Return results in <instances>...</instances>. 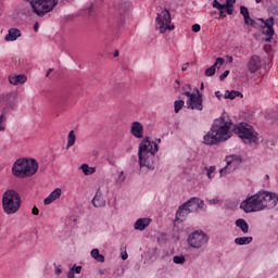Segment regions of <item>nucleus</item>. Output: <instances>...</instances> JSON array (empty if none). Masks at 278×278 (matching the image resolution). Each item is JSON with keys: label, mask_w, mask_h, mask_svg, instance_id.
Wrapping results in <instances>:
<instances>
[{"label": "nucleus", "mask_w": 278, "mask_h": 278, "mask_svg": "<svg viewBox=\"0 0 278 278\" xmlns=\"http://www.w3.org/2000/svg\"><path fill=\"white\" fill-rule=\"evenodd\" d=\"M233 124L225 122V117L215 119L212 124L210 131L204 136V144L214 147V144H220V142H227L231 138V126Z\"/></svg>", "instance_id": "f257e3e1"}, {"label": "nucleus", "mask_w": 278, "mask_h": 278, "mask_svg": "<svg viewBox=\"0 0 278 278\" xmlns=\"http://www.w3.org/2000/svg\"><path fill=\"white\" fill-rule=\"evenodd\" d=\"M160 151L157 142L151 141V137H146L139 143L138 160L140 168H147L148 170L155 169V153Z\"/></svg>", "instance_id": "f03ea898"}, {"label": "nucleus", "mask_w": 278, "mask_h": 278, "mask_svg": "<svg viewBox=\"0 0 278 278\" xmlns=\"http://www.w3.org/2000/svg\"><path fill=\"white\" fill-rule=\"evenodd\" d=\"M22 203L21 194L14 189H9L2 194V208L4 214H8L9 216L16 214V212L21 210Z\"/></svg>", "instance_id": "7ed1b4c3"}, {"label": "nucleus", "mask_w": 278, "mask_h": 278, "mask_svg": "<svg viewBox=\"0 0 278 278\" xmlns=\"http://www.w3.org/2000/svg\"><path fill=\"white\" fill-rule=\"evenodd\" d=\"M232 131L242 139L244 144H257L258 134L253 126L247 123H240L239 125L233 126Z\"/></svg>", "instance_id": "20e7f679"}, {"label": "nucleus", "mask_w": 278, "mask_h": 278, "mask_svg": "<svg viewBox=\"0 0 278 278\" xmlns=\"http://www.w3.org/2000/svg\"><path fill=\"white\" fill-rule=\"evenodd\" d=\"M266 205L262 202V193L258 191L254 195H251L243 200L240 204V210H243L245 214L253 212H262Z\"/></svg>", "instance_id": "39448f33"}, {"label": "nucleus", "mask_w": 278, "mask_h": 278, "mask_svg": "<svg viewBox=\"0 0 278 278\" xmlns=\"http://www.w3.org/2000/svg\"><path fill=\"white\" fill-rule=\"evenodd\" d=\"M59 0H30V8L37 16H45L49 12H53Z\"/></svg>", "instance_id": "423d86ee"}, {"label": "nucleus", "mask_w": 278, "mask_h": 278, "mask_svg": "<svg viewBox=\"0 0 278 278\" xmlns=\"http://www.w3.org/2000/svg\"><path fill=\"white\" fill-rule=\"evenodd\" d=\"M15 104L9 97H0V131L8 127V114L14 112Z\"/></svg>", "instance_id": "0eeeda50"}, {"label": "nucleus", "mask_w": 278, "mask_h": 278, "mask_svg": "<svg viewBox=\"0 0 278 278\" xmlns=\"http://www.w3.org/2000/svg\"><path fill=\"white\" fill-rule=\"evenodd\" d=\"M173 18L170 17V11L167 9L162 10L161 13L156 15V23L159 25L160 34H166V30L173 31L175 25L170 24Z\"/></svg>", "instance_id": "6e6552de"}, {"label": "nucleus", "mask_w": 278, "mask_h": 278, "mask_svg": "<svg viewBox=\"0 0 278 278\" xmlns=\"http://www.w3.org/2000/svg\"><path fill=\"white\" fill-rule=\"evenodd\" d=\"M187 242L192 249H202L207 242H210V236L203 230H195L189 235Z\"/></svg>", "instance_id": "1a4fd4ad"}, {"label": "nucleus", "mask_w": 278, "mask_h": 278, "mask_svg": "<svg viewBox=\"0 0 278 278\" xmlns=\"http://www.w3.org/2000/svg\"><path fill=\"white\" fill-rule=\"evenodd\" d=\"M225 162L226 166L219 170L222 176L233 173V170H236V168L242 164V157L240 155L231 154L226 156Z\"/></svg>", "instance_id": "9d476101"}, {"label": "nucleus", "mask_w": 278, "mask_h": 278, "mask_svg": "<svg viewBox=\"0 0 278 278\" xmlns=\"http://www.w3.org/2000/svg\"><path fill=\"white\" fill-rule=\"evenodd\" d=\"M261 199L264 206V210H273L277 207L278 194L269 191H261Z\"/></svg>", "instance_id": "9b49d317"}, {"label": "nucleus", "mask_w": 278, "mask_h": 278, "mask_svg": "<svg viewBox=\"0 0 278 278\" xmlns=\"http://www.w3.org/2000/svg\"><path fill=\"white\" fill-rule=\"evenodd\" d=\"M197 94L193 98L187 100L188 110H198L199 112L203 111V93L199 91V88H195Z\"/></svg>", "instance_id": "f8f14e48"}, {"label": "nucleus", "mask_w": 278, "mask_h": 278, "mask_svg": "<svg viewBox=\"0 0 278 278\" xmlns=\"http://www.w3.org/2000/svg\"><path fill=\"white\" fill-rule=\"evenodd\" d=\"M247 68L251 75L257 73L262 68V58L257 54L252 55L247 63Z\"/></svg>", "instance_id": "ddd939ff"}, {"label": "nucleus", "mask_w": 278, "mask_h": 278, "mask_svg": "<svg viewBox=\"0 0 278 278\" xmlns=\"http://www.w3.org/2000/svg\"><path fill=\"white\" fill-rule=\"evenodd\" d=\"M24 169V177H34L35 173H38V161L36 159H26Z\"/></svg>", "instance_id": "4468645a"}, {"label": "nucleus", "mask_w": 278, "mask_h": 278, "mask_svg": "<svg viewBox=\"0 0 278 278\" xmlns=\"http://www.w3.org/2000/svg\"><path fill=\"white\" fill-rule=\"evenodd\" d=\"M25 166H26V159L16 160L12 167V173L14 177L25 178Z\"/></svg>", "instance_id": "2eb2a0df"}, {"label": "nucleus", "mask_w": 278, "mask_h": 278, "mask_svg": "<svg viewBox=\"0 0 278 278\" xmlns=\"http://www.w3.org/2000/svg\"><path fill=\"white\" fill-rule=\"evenodd\" d=\"M185 205L189 207L191 214L199 212V210H205V202L199 198H191L189 201L185 202Z\"/></svg>", "instance_id": "dca6fc26"}, {"label": "nucleus", "mask_w": 278, "mask_h": 278, "mask_svg": "<svg viewBox=\"0 0 278 278\" xmlns=\"http://www.w3.org/2000/svg\"><path fill=\"white\" fill-rule=\"evenodd\" d=\"M260 21L263 23V34L265 36H275V28L273 27L275 25V20L273 17H268L266 21L264 18H260Z\"/></svg>", "instance_id": "f3484780"}, {"label": "nucleus", "mask_w": 278, "mask_h": 278, "mask_svg": "<svg viewBox=\"0 0 278 278\" xmlns=\"http://www.w3.org/2000/svg\"><path fill=\"white\" fill-rule=\"evenodd\" d=\"M189 214H192V212L190 211V207L184 203L176 212V223H184Z\"/></svg>", "instance_id": "a211bd4d"}, {"label": "nucleus", "mask_w": 278, "mask_h": 278, "mask_svg": "<svg viewBox=\"0 0 278 278\" xmlns=\"http://www.w3.org/2000/svg\"><path fill=\"white\" fill-rule=\"evenodd\" d=\"M130 134L135 138H143L144 137V126L140 124V122H134L130 127Z\"/></svg>", "instance_id": "6ab92c4d"}, {"label": "nucleus", "mask_w": 278, "mask_h": 278, "mask_svg": "<svg viewBox=\"0 0 278 278\" xmlns=\"http://www.w3.org/2000/svg\"><path fill=\"white\" fill-rule=\"evenodd\" d=\"M218 64H220V66H223L225 64V59L223 58H217L215 63L205 70L204 75L206 77H214V75H216V67L218 66Z\"/></svg>", "instance_id": "aec40b11"}, {"label": "nucleus", "mask_w": 278, "mask_h": 278, "mask_svg": "<svg viewBox=\"0 0 278 278\" xmlns=\"http://www.w3.org/2000/svg\"><path fill=\"white\" fill-rule=\"evenodd\" d=\"M60 197H62V189L61 188H56L54 189L49 197H47L43 200V204L45 205H51V203H53V201H58V199H60Z\"/></svg>", "instance_id": "412c9836"}, {"label": "nucleus", "mask_w": 278, "mask_h": 278, "mask_svg": "<svg viewBox=\"0 0 278 278\" xmlns=\"http://www.w3.org/2000/svg\"><path fill=\"white\" fill-rule=\"evenodd\" d=\"M93 207H105V200L103 199V193H101V188L96 192V195L92 199Z\"/></svg>", "instance_id": "4be33fe9"}, {"label": "nucleus", "mask_w": 278, "mask_h": 278, "mask_svg": "<svg viewBox=\"0 0 278 278\" xmlns=\"http://www.w3.org/2000/svg\"><path fill=\"white\" fill-rule=\"evenodd\" d=\"M21 29L18 28H10L8 35H5L4 40L7 42H14V40L21 38Z\"/></svg>", "instance_id": "5701e85b"}, {"label": "nucleus", "mask_w": 278, "mask_h": 278, "mask_svg": "<svg viewBox=\"0 0 278 278\" xmlns=\"http://www.w3.org/2000/svg\"><path fill=\"white\" fill-rule=\"evenodd\" d=\"M149 225H151L150 218H139L136 220L134 227L137 231H144Z\"/></svg>", "instance_id": "b1692460"}, {"label": "nucleus", "mask_w": 278, "mask_h": 278, "mask_svg": "<svg viewBox=\"0 0 278 278\" xmlns=\"http://www.w3.org/2000/svg\"><path fill=\"white\" fill-rule=\"evenodd\" d=\"M9 81L13 86H20L21 84H25V81H27V76H25V74L9 76Z\"/></svg>", "instance_id": "393cba45"}, {"label": "nucleus", "mask_w": 278, "mask_h": 278, "mask_svg": "<svg viewBox=\"0 0 278 278\" xmlns=\"http://www.w3.org/2000/svg\"><path fill=\"white\" fill-rule=\"evenodd\" d=\"M129 8H131V2L128 0H121L118 2V12L122 16H125L129 12Z\"/></svg>", "instance_id": "a878e982"}, {"label": "nucleus", "mask_w": 278, "mask_h": 278, "mask_svg": "<svg viewBox=\"0 0 278 278\" xmlns=\"http://www.w3.org/2000/svg\"><path fill=\"white\" fill-rule=\"evenodd\" d=\"M236 227L241 229L242 233H249V224L247 220L239 218L235 222Z\"/></svg>", "instance_id": "bb28decb"}, {"label": "nucleus", "mask_w": 278, "mask_h": 278, "mask_svg": "<svg viewBox=\"0 0 278 278\" xmlns=\"http://www.w3.org/2000/svg\"><path fill=\"white\" fill-rule=\"evenodd\" d=\"M236 97H239L240 99H243L244 94H242V92L236 91V90H231V91L226 90L224 99H230V101H233V99H236Z\"/></svg>", "instance_id": "cd10ccee"}, {"label": "nucleus", "mask_w": 278, "mask_h": 278, "mask_svg": "<svg viewBox=\"0 0 278 278\" xmlns=\"http://www.w3.org/2000/svg\"><path fill=\"white\" fill-rule=\"evenodd\" d=\"M253 242V237H238L235 239V244L239 247H244V244H251Z\"/></svg>", "instance_id": "c85d7f7f"}, {"label": "nucleus", "mask_w": 278, "mask_h": 278, "mask_svg": "<svg viewBox=\"0 0 278 278\" xmlns=\"http://www.w3.org/2000/svg\"><path fill=\"white\" fill-rule=\"evenodd\" d=\"M79 169L83 170L86 176L94 175L97 173V167H90L86 163L81 164Z\"/></svg>", "instance_id": "c756f323"}, {"label": "nucleus", "mask_w": 278, "mask_h": 278, "mask_svg": "<svg viewBox=\"0 0 278 278\" xmlns=\"http://www.w3.org/2000/svg\"><path fill=\"white\" fill-rule=\"evenodd\" d=\"M91 257H93V260H96V262H100V263L105 262V256H103V254L99 253V249L91 250Z\"/></svg>", "instance_id": "7c9ffc66"}, {"label": "nucleus", "mask_w": 278, "mask_h": 278, "mask_svg": "<svg viewBox=\"0 0 278 278\" xmlns=\"http://www.w3.org/2000/svg\"><path fill=\"white\" fill-rule=\"evenodd\" d=\"M75 140H77V137L75 136V130H71L67 137L66 149H71V147L75 144Z\"/></svg>", "instance_id": "2f4dec72"}, {"label": "nucleus", "mask_w": 278, "mask_h": 278, "mask_svg": "<svg viewBox=\"0 0 278 278\" xmlns=\"http://www.w3.org/2000/svg\"><path fill=\"white\" fill-rule=\"evenodd\" d=\"M186 105V102L184 100H176L174 102V111L176 114H179V111Z\"/></svg>", "instance_id": "473e14b6"}, {"label": "nucleus", "mask_w": 278, "mask_h": 278, "mask_svg": "<svg viewBox=\"0 0 278 278\" xmlns=\"http://www.w3.org/2000/svg\"><path fill=\"white\" fill-rule=\"evenodd\" d=\"M174 264H186V256L184 254L181 255H176L173 257Z\"/></svg>", "instance_id": "72a5a7b5"}, {"label": "nucleus", "mask_w": 278, "mask_h": 278, "mask_svg": "<svg viewBox=\"0 0 278 278\" xmlns=\"http://www.w3.org/2000/svg\"><path fill=\"white\" fill-rule=\"evenodd\" d=\"M244 23L250 27H255V20L251 18V15H249L248 17H244Z\"/></svg>", "instance_id": "f704fd0d"}, {"label": "nucleus", "mask_w": 278, "mask_h": 278, "mask_svg": "<svg viewBox=\"0 0 278 278\" xmlns=\"http://www.w3.org/2000/svg\"><path fill=\"white\" fill-rule=\"evenodd\" d=\"M240 14H242L243 18H247L248 16H250L249 9L244 5H241L240 7Z\"/></svg>", "instance_id": "c9c22d12"}, {"label": "nucleus", "mask_w": 278, "mask_h": 278, "mask_svg": "<svg viewBox=\"0 0 278 278\" xmlns=\"http://www.w3.org/2000/svg\"><path fill=\"white\" fill-rule=\"evenodd\" d=\"M227 4H224V8L219 9V18H225L227 16Z\"/></svg>", "instance_id": "e433bc0d"}, {"label": "nucleus", "mask_w": 278, "mask_h": 278, "mask_svg": "<svg viewBox=\"0 0 278 278\" xmlns=\"http://www.w3.org/2000/svg\"><path fill=\"white\" fill-rule=\"evenodd\" d=\"M207 173V177L208 179H212L214 176H212V173H215L216 172V166H211L210 168H206Z\"/></svg>", "instance_id": "4c0bfd02"}, {"label": "nucleus", "mask_w": 278, "mask_h": 278, "mask_svg": "<svg viewBox=\"0 0 278 278\" xmlns=\"http://www.w3.org/2000/svg\"><path fill=\"white\" fill-rule=\"evenodd\" d=\"M213 8H216V10H222V8H225V4H222L218 2V0H213Z\"/></svg>", "instance_id": "58836bf2"}, {"label": "nucleus", "mask_w": 278, "mask_h": 278, "mask_svg": "<svg viewBox=\"0 0 278 278\" xmlns=\"http://www.w3.org/2000/svg\"><path fill=\"white\" fill-rule=\"evenodd\" d=\"M228 76H229V70H226V71L219 76V80H220V81H225V79H227Z\"/></svg>", "instance_id": "ea45409f"}, {"label": "nucleus", "mask_w": 278, "mask_h": 278, "mask_svg": "<svg viewBox=\"0 0 278 278\" xmlns=\"http://www.w3.org/2000/svg\"><path fill=\"white\" fill-rule=\"evenodd\" d=\"M67 278H75V265L68 270Z\"/></svg>", "instance_id": "a19ab883"}, {"label": "nucleus", "mask_w": 278, "mask_h": 278, "mask_svg": "<svg viewBox=\"0 0 278 278\" xmlns=\"http://www.w3.org/2000/svg\"><path fill=\"white\" fill-rule=\"evenodd\" d=\"M125 181V173L121 172L117 178V184H123Z\"/></svg>", "instance_id": "79ce46f5"}, {"label": "nucleus", "mask_w": 278, "mask_h": 278, "mask_svg": "<svg viewBox=\"0 0 278 278\" xmlns=\"http://www.w3.org/2000/svg\"><path fill=\"white\" fill-rule=\"evenodd\" d=\"M182 94L185 97H188V99H194V97L197 96V93H192L190 91H185V92H182Z\"/></svg>", "instance_id": "37998d69"}, {"label": "nucleus", "mask_w": 278, "mask_h": 278, "mask_svg": "<svg viewBox=\"0 0 278 278\" xmlns=\"http://www.w3.org/2000/svg\"><path fill=\"white\" fill-rule=\"evenodd\" d=\"M192 31L194 34H198V31H201V25H199V24L192 25Z\"/></svg>", "instance_id": "c03bdc74"}, {"label": "nucleus", "mask_w": 278, "mask_h": 278, "mask_svg": "<svg viewBox=\"0 0 278 278\" xmlns=\"http://www.w3.org/2000/svg\"><path fill=\"white\" fill-rule=\"evenodd\" d=\"M236 3V0H226V5L228 8H233V4Z\"/></svg>", "instance_id": "a18cd8bd"}, {"label": "nucleus", "mask_w": 278, "mask_h": 278, "mask_svg": "<svg viewBox=\"0 0 278 278\" xmlns=\"http://www.w3.org/2000/svg\"><path fill=\"white\" fill-rule=\"evenodd\" d=\"M226 5H227L226 13L229 15L233 14V7H228V4H226Z\"/></svg>", "instance_id": "49530a36"}, {"label": "nucleus", "mask_w": 278, "mask_h": 278, "mask_svg": "<svg viewBox=\"0 0 278 278\" xmlns=\"http://www.w3.org/2000/svg\"><path fill=\"white\" fill-rule=\"evenodd\" d=\"M31 214H34V216H38V214H40V211L38 210V207L34 206Z\"/></svg>", "instance_id": "de8ad7c7"}, {"label": "nucleus", "mask_w": 278, "mask_h": 278, "mask_svg": "<svg viewBox=\"0 0 278 278\" xmlns=\"http://www.w3.org/2000/svg\"><path fill=\"white\" fill-rule=\"evenodd\" d=\"M188 66H190V62H187V63L182 64L181 71H182V72L188 71Z\"/></svg>", "instance_id": "09e8293b"}, {"label": "nucleus", "mask_w": 278, "mask_h": 278, "mask_svg": "<svg viewBox=\"0 0 278 278\" xmlns=\"http://www.w3.org/2000/svg\"><path fill=\"white\" fill-rule=\"evenodd\" d=\"M74 273H76L77 275H79V273H81V266L75 265Z\"/></svg>", "instance_id": "8fccbe9b"}, {"label": "nucleus", "mask_w": 278, "mask_h": 278, "mask_svg": "<svg viewBox=\"0 0 278 278\" xmlns=\"http://www.w3.org/2000/svg\"><path fill=\"white\" fill-rule=\"evenodd\" d=\"M226 60H227L228 64L233 63V56H231V55H226Z\"/></svg>", "instance_id": "3c124183"}, {"label": "nucleus", "mask_w": 278, "mask_h": 278, "mask_svg": "<svg viewBox=\"0 0 278 278\" xmlns=\"http://www.w3.org/2000/svg\"><path fill=\"white\" fill-rule=\"evenodd\" d=\"M215 97L220 101V99H223V93H220V91H215Z\"/></svg>", "instance_id": "603ef678"}, {"label": "nucleus", "mask_w": 278, "mask_h": 278, "mask_svg": "<svg viewBox=\"0 0 278 278\" xmlns=\"http://www.w3.org/2000/svg\"><path fill=\"white\" fill-rule=\"evenodd\" d=\"M208 203H211V205H216L218 203V199H212L208 201Z\"/></svg>", "instance_id": "864d4df0"}, {"label": "nucleus", "mask_w": 278, "mask_h": 278, "mask_svg": "<svg viewBox=\"0 0 278 278\" xmlns=\"http://www.w3.org/2000/svg\"><path fill=\"white\" fill-rule=\"evenodd\" d=\"M264 49H265L266 53H268L270 51V45H265Z\"/></svg>", "instance_id": "5fc2aeb1"}, {"label": "nucleus", "mask_w": 278, "mask_h": 278, "mask_svg": "<svg viewBox=\"0 0 278 278\" xmlns=\"http://www.w3.org/2000/svg\"><path fill=\"white\" fill-rule=\"evenodd\" d=\"M55 275H62V269L60 267L55 268Z\"/></svg>", "instance_id": "6e6d98bb"}, {"label": "nucleus", "mask_w": 278, "mask_h": 278, "mask_svg": "<svg viewBox=\"0 0 278 278\" xmlns=\"http://www.w3.org/2000/svg\"><path fill=\"white\" fill-rule=\"evenodd\" d=\"M127 257H129V255H127V252H125V253H122V260H127Z\"/></svg>", "instance_id": "4d7b16f0"}, {"label": "nucleus", "mask_w": 278, "mask_h": 278, "mask_svg": "<svg viewBox=\"0 0 278 278\" xmlns=\"http://www.w3.org/2000/svg\"><path fill=\"white\" fill-rule=\"evenodd\" d=\"M51 73H53V68H49L47 74H46V77H49V75H51Z\"/></svg>", "instance_id": "13d9d810"}, {"label": "nucleus", "mask_w": 278, "mask_h": 278, "mask_svg": "<svg viewBox=\"0 0 278 278\" xmlns=\"http://www.w3.org/2000/svg\"><path fill=\"white\" fill-rule=\"evenodd\" d=\"M270 40H273V37H270V36L265 38V42H270Z\"/></svg>", "instance_id": "bf43d9fd"}, {"label": "nucleus", "mask_w": 278, "mask_h": 278, "mask_svg": "<svg viewBox=\"0 0 278 278\" xmlns=\"http://www.w3.org/2000/svg\"><path fill=\"white\" fill-rule=\"evenodd\" d=\"M93 8H94V7H93L92 4L89 7V9H88V10H89V14H92Z\"/></svg>", "instance_id": "052dcab7"}, {"label": "nucleus", "mask_w": 278, "mask_h": 278, "mask_svg": "<svg viewBox=\"0 0 278 278\" xmlns=\"http://www.w3.org/2000/svg\"><path fill=\"white\" fill-rule=\"evenodd\" d=\"M34 30H35V31H38V23H36V24L34 25Z\"/></svg>", "instance_id": "680f3d73"}, {"label": "nucleus", "mask_w": 278, "mask_h": 278, "mask_svg": "<svg viewBox=\"0 0 278 278\" xmlns=\"http://www.w3.org/2000/svg\"><path fill=\"white\" fill-rule=\"evenodd\" d=\"M100 275H105V269H100Z\"/></svg>", "instance_id": "e2e57ef3"}, {"label": "nucleus", "mask_w": 278, "mask_h": 278, "mask_svg": "<svg viewBox=\"0 0 278 278\" xmlns=\"http://www.w3.org/2000/svg\"><path fill=\"white\" fill-rule=\"evenodd\" d=\"M204 88H205V85L203 83H201L200 90H203Z\"/></svg>", "instance_id": "0e129e2a"}, {"label": "nucleus", "mask_w": 278, "mask_h": 278, "mask_svg": "<svg viewBox=\"0 0 278 278\" xmlns=\"http://www.w3.org/2000/svg\"><path fill=\"white\" fill-rule=\"evenodd\" d=\"M153 142H156V144H160V142H162V139H156V141H153Z\"/></svg>", "instance_id": "69168bd1"}, {"label": "nucleus", "mask_w": 278, "mask_h": 278, "mask_svg": "<svg viewBox=\"0 0 278 278\" xmlns=\"http://www.w3.org/2000/svg\"><path fill=\"white\" fill-rule=\"evenodd\" d=\"M113 55L114 58H118V51H115Z\"/></svg>", "instance_id": "338daca9"}, {"label": "nucleus", "mask_w": 278, "mask_h": 278, "mask_svg": "<svg viewBox=\"0 0 278 278\" xmlns=\"http://www.w3.org/2000/svg\"><path fill=\"white\" fill-rule=\"evenodd\" d=\"M176 84H177V87H176V88H179V86H180L179 80L176 79Z\"/></svg>", "instance_id": "774afa93"}]
</instances>
